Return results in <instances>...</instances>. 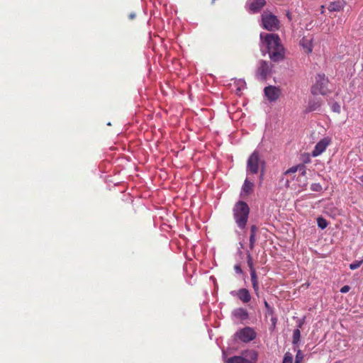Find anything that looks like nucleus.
<instances>
[{
  "mask_svg": "<svg viewBox=\"0 0 363 363\" xmlns=\"http://www.w3.org/2000/svg\"><path fill=\"white\" fill-rule=\"evenodd\" d=\"M261 51L263 55L269 54L274 62H279L284 57V50L278 35L274 33H260Z\"/></svg>",
  "mask_w": 363,
  "mask_h": 363,
  "instance_id": "1",
  "label": "nucleus"
},
{
  "mask_svg": "<svg viewBox=\"0 0 363 363\" xmlns=\"http://www.w3.org/2000/svg\"><path fill=\"white\" fill-rule=\"evenodd\" d=\"M250 208L247 204L244 201L238 202L233 208V216L238 226L243 229L247 224Z\"/></svg>",
  "mask_w": 363,
  "mask_h": 363,
  "instance_id": "2",
  "label": "nucleus"
},
{
  "mask_svg": "<svg viewBox=\"0 0 363 363\" xmlns=\"http://www.w3.org/2000/svg\"><path fill=\"white\" fill-rule=\"evenodd\" d=\"M223 357L227 363H255L257 353L254 350H246L240 356H234L226 359L225 352L223 351Z\"/></svg>",
  "mask_w": 363,
  "mask_h": 363,
  "instance_id": "3",
  "label": "nucleus"
},
{
  "mask_svg": "<svg viewBox=\"0 0 363 363\" xmlns=\"http://www.w3.org/2000/svg\"><path fill=\"white\" fill-rule=\"evenodd\" d=\"M265 162L260 158L258 151L255 150L249 157L247 162V171L251 174H257L261 167L264 168Z\"/></svg>",
  "mask_w": 363,
  "mask_h": 363,
  "instance_id": "4",
  "label": "nucleus"
},
{
  "mask_svg": "<svg viewBox=\"0 0 363 363\" xmlns=\"http://www.w3.org/2000/svg\"><path fill=\"white\" fill-rule=\"evenodd\" d=\"M328 80L323 74H318L315 77V82L311 88V92L314 95H326L328 92L327 87Z\"/></svg>",
  "mask_w": 363,
  "mask_h": 363,
  "instance_id": "5",
  "label": "nucleus"
},
{
  "mask_svg": "<svg viewBox=\"0 0 363 363\" xmlns=\"http://www.w3.org/2000/svg\"><path fill=\"white\" fill-rule=\"evenodd\" d=\"M262 25L264 29L273 31L279 28V21L276 16L269 11H264L262 14Z\"/></svg>",
  "mask_w": 363,
  "mask_h": 363,
  "instance_id": "6",
  "label": "nucleus"
},
{
  "mask_svg": "<svg viewBox=\"0 0 363 363\" xmlns=\"http://www.w3.org/2000/svg\"><path fill=\"white\" fill-rule=\"evenodd\" d=\"M272 65L264 60L259 62L256 77L260 80H265L272 74Z\"/></svg>",
  "mask_w": 363,
  "mask_h": 363,
  "instance_id": "7",
  "label": "nucleus"
},
{
  "mask_svg": "<svg viewBox=\"0 0 363 363\" xmlns=\"http://www.w3.org/2000/svg\"><path fill=\"white\" fill-rule=\"evenodd\" d=\"M331 138L327 136L322 138L317 144L315 145L314 149L311 152V155L314 157L320 155L328 146L331 143Z\"/></svg>",
  "mask_w": 363,
  "mask_h": 363,
  "instance_id": "8",
  "label": "nucleus"
},
{
  "mask_svg": "<svg viewBox=\"0 0 363 363\" xmlns=\"http://www.w3.org/2000/svg\"><path fill=\"white\" fill-rule=\"evenodd\" d=\"M238 339L244 342H248L254 340L256 337V333L250 327L244 328L236 333Z\"/></svg>",
  "mask_w": 363,
  "mask_h": 363,
  "instance_id": "9",
  "label": "nucleus"
},
{
  "mask_svg": "<svg viewBox=\"0 0 363 363\" xmlns=\"http://www.w3.org/2000/svg\"><path fill=\"white\" fill-rule=\"evenodd\" d=\"M314 38L313 35L308 34L304 35L300 40L299 45L303 51L306 54H310L313 50Z\"/></svg>",
  "mask_w": 363,
  "mask_h": 363,
  "instance_id": "10",
  "label": "nucleus"
},
{
  "mask_svg": "<svg viewBox=\"0 0 363 363\" xmlns=\"http://www.w3.org/2000/svg\"><path fill=\"white\" fill-rule=\"evenodd\" d=\"M279 89L273 86H269L264 88V95L270 101H276L279 96Z\"/></svg>",
  "mask_w": 363,
  "mask_h": 363,
  "instance_id": "11",
  "label": "nucleus"
},
{
  "mask_svg": "<svg viewBox=\"0 0 363 363\" xmlns=\"http://www.w3.org/2000/svg\"><path fill=\"white\" fill-rule=\"evenodd\" d=\"M233 315L240 320H247L249 317L248 312L243 308H238L232 312Z\"/></svg>",
  "mask_w": 363,
  "mask_h": 363,
  "instance_id": "12",
  "label": "nucleus"
},
{
  "mask_svg": "<svg viewBox=\"0 0 363 363\" xmlns=\"http://www.w3.org/2000/svg\"><path fill=\"white\" fill-rule=\"evenodd\" d=\"M236 296L245 303H248L251 299L250 292L246 289H240L238 290L236 293Z\"/></svg>",
  "mask_w": 363,
  "mask_h": 363,
  "instance_id": "13",
  "label": "nucleus"
},
{
  "mask_svg": "<svg viewBox=\"0 0 363 363\" xmlns=\"http://www.w3.org/2000/svg\"><path fill=\"white\" fill-rule=\"evenodd\" d=\"M265 4V0H254L250 5V9L252 13H257L264 6Z\"/></svg>",
  "mask_w": 363,
  "mask_h": 363,
  "instance_id": "14",
  "label": "nucleus"
},
{
  "mask_svg": "<svg viewBox=\"0 0 363 363\" xmlns=\"http://www.w3.org/2000/svg\"><path fill=\"white\" fill-rule=\"evenodd\" d=\"M344 6H345V2L343 1L338 0V1L330 2V4L328 5V9L331 12L332 11H340L344 8Z\"/></svg>",
  "mask_w": 363,
  "mask_h": 363,
  "instance_id": "15",
  "label": "nucleus"
},
{
  "mask_svg": "<svg viewBox=\"0 0 363 363\" xmlns=\"http://www.w3.org/2000/svg\"><path fill=\"white\" fill-rule=\"evenodd\" d=\"M250 277H251V281H252L253 289H254L255 294L258 296L259 295V283H258V278L257 276L256 271L251 272Z\"/></svg>",
  "mask_w": 363,
  "mask_h": 363,
  "instance_id": "16",
  "label": "nucleus"
},
{
  "mask_svg": "<svg viewBox=\"0 0 363 363\" xmlns=\"http://www.w3.org/2000/svg\"><path fill=\"white\" fill-rule=\"evenodd\" d=\"M252 187H253V183L248 181L247 179H245L243 186H242V191L246 194H249L251 191Z\"/></svg>",
  "mask_w": 363,
  "mask_h": 363,
  "instance_id": "17",
  "label": "nucleus"
},
{
  "mask_svg": "<svg viewBox=\"0 0 363 363\" xmlns=\"http://www.w3.org/2000/svg\"><path fill=\"white\" fill-rule=\"evenodd\" d=\"M301 338V331L298 328L294 330L293 333V340L292 342L294 345H296L299 341Z\"/></svg>",
  "mask_w": 363,
  "mask_h": 363,
  "instance_id": "18",
  "label": "nucleus"
},
{
  "mask_svg": "<svg viewBox=\"0 0 363 363\" xmlns=\"http://www.w3.org/2000/svg\"><path fill=\"white\" fill-rule=\"evenodd\" d=\"M317 224L318 226L322 230L325 229L328 226L327 220L323 217H318L317 218Z\"/></svg>",
  "mask_w": 363,
  "mask_h": 363,
  "instance_id": "19",
  "label": "nucleus"
},
{
  "mask_svg": "<svg viewBox=\"0 0 363 363\" xmlns=\"http://www.w3.org/2000/svg\"><path fill=\"white\" fill-rule=\"evenodd\" d=\"M298 169H304V166L303 165H297V166H294V167H291V168H289V169H287L284 174H294L295 172H296L298 171Z\"/></svg>",
  "mask_w": 363,
  "mask_h": 363,
  "instance_id": "20",
  "label": "nucleus"
},
{
  "mask_svg": "<svg viewBox=\"0 0 363 363\" xmlns=\"http://www.w3.org/2000/svg\"><path fill=\"white\" fill-rule=\"evenodd\" d=\"M247 265L250 268V272H251L252 271H255V269L253 265L252 258L250 253H247Z\"/></svg>",
  "mask_w": 363,
  "mask_h": 363,
  "instance_id": "21",
  "label": "nucleus"
},
{
  "mask_svg": "<svg viewBox=\"0 0 363 363\" xmlns=\"http://www.w3.org/2000/svg\"><path fill=\"white\" fill-rule=\"evenodd\" d=\"M362 263L363 259H362L361 260H356L350 264V269L352 270L357 269L362 265Z\"/></svg>",
  "mask_w": 363,
  "mask_h": 363,
  "instance_id": "22",
  "label": "nucleus"
},
{
  "mask_svg": "<svg viewBox=\"0 0 363 363\" xmlns=\"http://www.w3.org/2000/svg\"><path fill=\"white\" fill-rule=\"evenodd\" d=\"M293 355L290 352H286L284 357L283 363H292Z\"/></svg>",
  "mask_w": 363,
  "mask_h": 363,
  "instance_id": "23",
  "label": "nucleus"
},
{
  "mask_svg": "<svg viewBox=\"0 0 363 363\" xmlns=\"http://www.w3.org/2000/svg\"><path fill=\"white\" fill-rule=\"evenodd\" d=\"M331 109L333 112L340 113L341 111V107L337 102H334L331 104Z\"/></svg>",
  "mask_w": 363,
  "mask_h": 363,
  "instance_id": "24",
  "label": "nucleus"
},
{
  "mask_svg": "<svg viewBox=\"0 0 363 363\" xmlns=\"http://www.w3.org/2000/svg\"><path fill=\"white\" fill-rule=\"evenodd\" d=\"M320 104L318 102H317V103L310 102L308 104V109L311 111H316L320 108Z\"/></svg>",
  "mask_w": 363,
  "mask_h": 363,
  "instance_id": "25",
  "label": "nucleus"
},
{
  "mask_svg": "<svg viewBox=\"0 0 363 363\" xmlns=\"http://www.w3.org/2000/svg\"><path fill=\"white\" fill-rule=\"evenodd\" d=\"M311 189L313 191H320L322 190V186L318 183L312 184Z\"/></svg>",
  "mask_w": 363,
  "mask_h": 363,
  "instance_id": "26",
  "label": "nucleus"
},
{
  "mask_svg": "<svg viewBox=\"0 0 363 363\" xmlns=\"http://www.w3.org/2000/svg\"><path fill=\"white\" fill-rule=\"evenodd\" d=\"M255 235H250V250H252L254 248V246H255Z\"/></svg>",
  "mask_w": 363,
  "mask_h": 363,
  "instance_id": "27",
  "label": "nucleus"
},
{
  "mask_svg": "<svg viewBox=\"0 0 363 363\" xmlns=\"http://www.w3.org/2000/svg\"><path fill=\"white\" fill-rule=\"evenodd\" d=\"M303 359V354L300 350L297 352L296 356V363H300Z\"/></svg>",
  "mask_w": 363,
  "mask_h": 363,
  "instance_id": "28",
  "label": "nucleus"
},
{
  "mask_svg": "<svg viewBox=\"0 0 363 363\" xmlns=\"http://www.w3.org/2000/svg\"><path fill=\"white\" fill-rule=\"evenodd\" d=\"M238 85V91H240L242 89H243L245 88V82L242 80H239Z\"/></svg>",
  "mask_w": 363,
  "mask_h": 363,
  "instance_id": "29",
  "label": "nucleus"
},
{
  "mask_svg": "<svg viewBox=\"0 0 363 363\" xmlns=\"http://www.w3.org/2000/svg\"><path fill=\"white\" fill-rule=\"evenodd\" d=\"M234 269L237 274H241L242 273V270L239 264L235 265Z\"/></svg>",
  "mask_w": 363,
  "mask_h": 363,
  "instance_id": "30",
  "label": "nucleus"
},
{
  "mask_svg": "<svg viewBox=\"0 0 363 363\" xmlns=\"http://www.w3.org/2000/svg\"><path fill=\"white\" fill-rule=\"evenodd\" d=\"M350 287L347 285H345L340 289V292L342 294H345V293L348 292L350 291Z\"/></svg>",
  "mask_w": 363,
  "mask_h": 363,
  "instance_id": "31",
  "label": "nucleus"
},
{
  "mask_svg": "<svg viewBox=\"0 0 363 363\" xmlns=\"http://www.w3.org/2000/svg\"><path fill=\"white\" fill-rule=\"evenodd\" d=\"M273 308L272 307L269 308L267 309V312H266V316H269L271 315L272 317L273 316Z\"/></svg>",
  "mask_w": 363,
  "mask_h": 363,
  "instance_id": "32",
  "label": "nucleus"
},
{
  "mask_svg": "<svg viewBox=\"0 0 363 363\" xmlns=\"http://www.w3.org/2000/svg\"><path fill=\"white\" fill-rule=\"evenodd\" d=\"M257 230V228L255 225H252L250 228V235H256V232Z\"/></svg>",
  "mask_w": 363,
  "mask_h": 363,
  "instance_id": "33",
  "label": "nucleus"
},
{
  "mask_svg": "<svg viewBox=\"0 0 363 363\" xmlns=\"http://www.w3.org/2000/svg\"><path fill=\"white\" fill-rule=\"evenodd\" d=\"M271 321H272V325L274 327L276 325L277 318L276 317L272 316L271 318Z\"/></svg>",
  "mask_w": 363,
  "mask_h": 363,
  "instance_id": "34",
  "label": "nucleus"
},
{
  "mask_svg": "<svg viewBox=\"0 0 363 363\" xmlns=\"http://www.w3.org/2000/svg\"><path fill=\"white\" fill-rule=\"evenodd\" d=\"M264 306H265L266 309H267V308H270V307H271V306L269 305V303H267V301H264Z\"/></svg>",
  "mask_w": 363,
  "mask_h": 363,
  "instance_id": "35",
  "label": "nucleus"
},
{
  "mask_svg": "<svg viewBox=\"0 0 363 363\" xmlns=\"http://www.w3.org/2000/svg\"><path fill=\"white\" fill-rule=\"evenodd\" d=\"M135 13H131V14H130L129 17H130V19H133L135 18Z\"/></svg>",
  "mask_w": 363,
  "mask_h": 363,
  "instance_id": "36",
  "label": "nucleus"
},
{
  "mask_svg": "<svg viewBox=\"0 0 363 363\" xmlns=\"http://www.w3.org/2000/svg\"><path fill=\"white\" fill-rule=\"evenodd\" d=\"M236 293H237V291H233L230 292V294L233 295V296H236Z\"/></svg>",
  "mask_w": 363,
  "mask_h": 363,
  "instance_id": "37",
  "label": "nucleus"
},
{
  "mask_svg": "<svg viewBox=\"0 0 363 363\" xmlns=\"http://www.w3.org/2000/svg\"><path fill=\"white\" fill-rule=\"evenodd\" d=\"M321 13H324V6H321Z\"/></svg>",
  "mask_w": 363,
  "mask_h": 363,
  "instance_id": "38",
  "label": "nucleus"
},
{
  "mask_svg": "<svg viewBox=\"0 0 363 363\" xmlns=\"http://www.w3.org/2000/svg\"><path fill=\"white\" fill-rule=\"evenodd\" d=\"M303 170V172H302V174H304V169H302Z\"/></svg>",
  "mask_w": 363,
  "mask_h": 363,
  "instance_id": "39",
  "label": "nucleus"
},
{
  "mask_svg": "<svg viewBox=\"0 0 363 363\" xmlns=\"http://www.w3.org/2000/svg\"><path fill=\"white\" fill-rule=\"evenodd\" d=\"M335 363H342V362H335Z\"/></svg>",
  "mask_w": 363,
  "mask_h": 363,
  "instance_id": "40",
  "label": "nucleus"
}]
</instances>
